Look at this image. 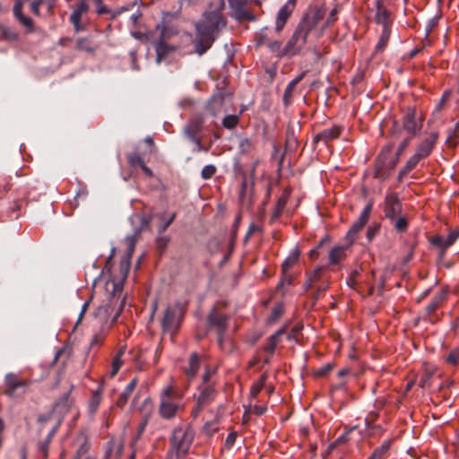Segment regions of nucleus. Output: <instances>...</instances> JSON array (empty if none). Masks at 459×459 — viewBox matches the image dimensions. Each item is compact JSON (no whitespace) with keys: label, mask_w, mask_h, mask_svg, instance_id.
<instances>
[{"label":"nucleus","mask_w":459,"mask_h":459,"mask_svg":"<svg viewBox=\"0 0 459 459\" xmlns=\"http://www.w3.org/2000/svg\"><path fill=\"white\" fill-rule=\"evenodd\" d=\"M221 14L217 12L204 13L203 19L195 25L196 35L194 40L195 52L202 56L212 46L221 26H224Z\"/></svg>","instance_id":"obj_1"},{"label":"nucleus","mask_w":459,"mask_h":459,"mask_svg":"<svg viewBox=\"0 0 459 459\" xmlns=\"http://www.w3.org/2000/svg\"><path fill=\"white\" fill-rule=\"evenodd\" d=\"M194 431L189 426L175 428L169 437L170 448L169 454L177 459L186 456L194 440Z\"/></svg>","instance_id":"obj_2"},{"label":"nucleus","mask_w":459,"mask_h":459,"mask_svg":"<svg viewBox=\"0 0 459 459\" xmlns=\"http://www.w3.org/2000/svg\"><path fill=\"white\" fill-rule=\"evenodd\" d=\"M183 394L172 386L166 387L161 394L159 406V413L161 418L170 420L174 418L180 409L179 402Z\"/></svg>","instance_id":"obj_3"},{"label":"nucleus","mask_w":459,"mask_h":459,"mask_svg":"<svg viewBox=\"0 0 459 459\" xmlns=\"http://www.w3.org/2000/svg\"><path fill=\"white\" fill-rule=\"evenodd\" d=\"M170 32L163 22L156 25L155 30L152 32V44L156 51V63L160 64L167 55L175 48L167 44L166 40L169 39Z\"/></svg>","instance_id":"obj_4"},{"label":"nucleus","mask_w":459,"mask_h":459,"mask_svg":"<svg viewBox=\"0 0 459 459\" xmlns=\"http://www.w3.org/2000/svg\"><path fill=\"white\" fill-rule=\"evenodd\" d=\"M304 26V24L299 23L290 39L288 40L285 47L279 54L280 57L293 56L299 53V51L307 43V39L309 34V31Z\"/></svg>","instance_id":"obj_5"},{"label":"nucleus","mask_w":459,"mask_h":459,"mask_svg":"<svg viewBox=\"0 0 459 459\" xmlns=\"http://www.w3.org/2000/svg\"><path fill=\"white\" fill-rule=\"evenodd\" d=\"M184 315L185 307L181 303L178 302L173 307H168L161 321L163 331L175 333L180 326Z\"/></svg>","instance_id":"obj_6"},{"label":"nucleus","mask_w":459,"mask_h":459,"mask_svg":"<svg viewBox=\"0 0 459 459\" xmlns=\"http://www.w3.org/2000/svg\"><path fill=\"white\" fill-rule=\"evenodd\" d=\"M123 285L121 282H108L106 290L109 292L108 300L102 303L98 307L95 311V316L100 317L101 320H107L110 315V310L113 306L116 296L122 292Z\"/></svg>","instance_id":"obj_7"},{"label":"nucleus","mask_w":459,"mask_h":459,"mask_svg":"<svg viewBox=\"0 0 459 459\" xmlns=\"http://www.w3.org/2000/svg\"><path fill=\"white\" fill-rule=\"evenodd\" d=\"M229 316L213 307L207 316V323L210 327H215L220 345L223 342L225 333L228 329Z\"/></svg>","instance_id":"obj_8"},{"label":"nucleus","mask_w":459,"mask_h":459,"mask_svg":"<svg viewBox=\"0 0 459 459\" xmlns=\"http://www.w3.org/2000/svg\"><path fill=\"white\" fill-rule=\"evenodd\" d=\"M372 208L373 204L370 202L364 207L358 220L351 225L346 234V241H349V245H351L355 241L357 234L368 221Z\"/></svg>","instance_id":"obj_9"},{"label":"nucleus","mask_w":459,"mask_h":459,"mask_svg":"<svg viewBox=\"0 0 459 459\" xmlns=\"http://www.w3.org/2000/svg\"><path fill=\"white\" fill-rule=\"evenodd\" d=\"M248 0H229L230 8L236 20L239 22L248 21L255 22V16L246 9ZM257 5L261 4V0H254Z\"/></svg>","instance_id":"obj_10"},{"label":"nucleus","mask_w":459,"mask_h":459,"mask_svg":"<svg viewBox=\"0 0 459 459\" xmlns=\"http://www.w3.org/2000/svg\"><path fill=\"white\" fill-rule=\"evenodd\" d=\"M416 108L407 107L403 115V128L411 136L417 135L421 129V120L417 119Z\"/></svg>","instance_id":"obj_11"},{"label":"nucleus","mask_w":459,"mask_h":459,"mask_svg":"<svg viewBox=\"0 0 459 459\" xmlns=\"http://www.w3.org/2000/svg\"><path fill=\"white\" fill-rule=\"evenodd\" d=\"M402 203L396 194H389L385 198L384 212L385 218L390 221L395 220L397 216L402 214Z\"/></svg>","instance_id":"obj_12"},{"label":"nucleus","mask_w":459,"mask_h":459,"mask_svg":"<svg viewBox=\"0 0 459 459\" xmlns=\"http://www.w3.org/2000/svg\"><path fill=\"white\" fill-rule=\"evenodd\" d=\"M438 139V133L437 132H431L428 136H426L417 146L416 148V153L420 158L426 159L428 158Z\"/></svg>","instance_id":"obj_13"},{"label":"nucleus","mask_w":459,"mask_h":459,"mask_svg":"<svg viewBox=\"0 0 459 459\" xmlns=\"http://www.w3.org/2000/svg\"><path fill=\"white\" fill-rule=\"evenodd\" d=\"M295 5V0H289L284 5H282L280 8L275 21V29L277 31H281L283 29L288 19L293 13Z\"/></svg>","instance_id":"obj_14"},{"label":"nucleus","mask_w":459,"mask_h":459,"mask_svg":"<svg viewBox=\"0 0 459 459\" xmlns=\"http://www.w3.org/2000/svg\"><path fill=\"white\" fill-rule=\"evenodd\" d=\"M198 395L195 396V402L199 406L209 405L216 396L214 385H206L198 386Z\"/></svg>","instance_id":"obj_15"},{"label":"nucleus","mask_w":459,"mask_h":459,"mask_svg":"<svg viewBox=\"0 0 459 459\" xmlns=\"http://www.w3.org/2000/svg\"><path fill=\"white\" fill-rule=\"evenodd\" d=\"M204 123V115H198L192 118L188 124L184 127V134L188 140H195L198 137V134L203 128Z\"/></svg>","instance_id":"obj_16"},{"label":"nucleus","mask_w":459,"mask_h":459,"mask_svg":"<svg viewBox=\"0 0 459 459\" xmlns=\"http://www.w3.org/2000/svg\"><path fill=\"white\" fill-rule=\"evenodd\" d=\"M376 15L375 22L378 24H381L382 27H390L391 20H390V12L384 4L383 0H376Z\"/></svg>","instance_id":"obj_17"},{"label":"nucleus","mask_w":459,"mask_h":459,"mask_svg":"<svg viewBox=\"0 0 459 459\" xmlns=\"http://www.w3.org/2000/svg\"><path fill=\"white\" fill-rule=\"evenodd\" d=\"M224 97L221 93L213 95L206 105V110L211 116L216 117L223 111Z\"/></svg>","instance_id":"obj_18"},{"label":"nucleus","mask_w":459,"mask_h":459,"mask_svg":"<svg viewBox=\"0 0 459 459\" xmlns=\"http://www.w3.org/2000/svg\"><path fill=\"white\" fill-rule=\"evenodd\" d=\"M89 4L86 0H81L70 15V22L74 24L76 31L80 30V22L84 13L88 12Z\"/></svg>","instance_id":"obj_19"},{"label":"nucleus","mask_w":459,"mask_h":459,"mask_svg":"<svg viewBox=\"0 0 459 459\" xmlns=\"http://www.w3.org/2000/svg\"><path fill=\"white\" fill-rule=\"evenodd\" d=\"M342 132V127L338 126H334L331 128L324 129L319 132L317 134L314 136V143H317L319 141H323L327 143L329 141L333 139H336L340 136Z\"/></svg>","instance_id":"obj_20"},{"label":"nucleus","mask_w":459,"mask_h":459,"mask_svg":"<svg viewBox=\"0 0 459 459\" xmlns=\"http://www.w3.org/2000/svg\"><path fill=\"white\" fill-rule=\"evenodd\" d=\"M6 389L4 394L10 397L14 396L19 388H23L26 383L22 380H18L13 374H8L5 377Z\"/></svg>","instance_id":"obj_21"},{"label":"nucleus","mask_w":459,"mask_h":459,"mask_svg":"<svg viewBox=\"0 0 459 459\" xmlns=\"http://www.w3.org/2000/svg\"><path fill=\"white\" fill-rule=\"evenodd\" d=\"M200 368V356L196 352L191 353L187 366L185 368L184 371L189 381L195 378L198 370Z\"/></svg>","instance_id":"obj_22"},{"label":"nucleus","mask_w":459,"mask_h":459,"mask_svg":"<svg viewBox=\"0 0 459 459\" xmlns=\"http://www.w3.org/2000/svg\"><path fill=\"white\" fill-rule=\"evenodd\" d=\"M324 11L316 9L311 14H306L300 21V24H304L307 30L310 32L317 24V22L323 18Z\"/></svg>","instance_id":"obj_23"},{"label":"nucleus","mask_w":459,"mask_h":459,"mask_svg":"<svg viewBox=\"0 0 459 459\" xmlns=\"http://www.w3.org/2000/svg\"><path fill=\"white\" fill-rule=\"evenodd\" d=\"M306 74L307 72H302L288 83L282 97L283 102L286 106L290 103L294 89L304 79Z\"/></svg>","instance_id":"obj_24"},{"label":"nucleus","mask_w":459,"mask_h":459,"mask_svg":"<svg viewBox=\"0 0 459 459\" xmlns=\"http://www.w3.org/2000/svg\"><path fill=\"white\" fill-rule=\"evenodd\" d=\"M137 385V381L135 378L132 379L128 385L125 387L124 391L120 394L117 401V406L123 409L126 404L128 398L131 396L133 391L134 390Z\"/></svg>","instance_id":"obj_25"},{"label":"nucleus","mask_w":459,"mask_h":459,"mask_svg":"<svg viewBox=\"0 0 459 459\" xmlns=\"http://www.w3.org/2000/svg\"><path fill=\"white\" fill-rule=\"evenodd\" d=\"M127 242V253L126 255L123 256L120 266L122 270H126L128 272L130 267V259L134 254V247H135V240L134 237H128L126 238Z\"/></svg>","instance_id":"obj_26"},{"label":"nucleus","mask_w":459,"mask_h":459,"mask_svg":"<svg viewBox=\"0 0 459 459\" xmlns=\"http://www.w3.org/2000/svg\"><path fill=\"white\" fill-rule=\"evenodd\" d=\"M284 333H285V328L282 327V328L279 329L277 332H275L273 334H272L268 339V342L266 343V345L264 348V351L266 352L270 353L271 355L273 354L275 348H276L277 344L280 342L281 337Z\"/></svg>","instance_id":"obj_27"},{"label":"nucleus","mask_w":459,"mask_h":459,"mask_svg":"<svg viewBox=\"0 0 459 459\" xmlns=\"http://www.w3.org/2000/svg\"><path fill=\"white\" fill-rule=\"evenodd\" d=\"M349 241L346 245L337 246L333 247L329 253V260L331 264H337L345 256V250L350 247Z\"/></svg>","instance_id":"obj_28"},{"label":"nucleus","mask_w":459,"mask_h":459,"mask_svg":"<svg viewBox=\"0 0 459 459\" xmlns=\"http://www.w3.org/2000/svg\"><path fill=\"white\" fill-rule=\"evenodd\" d=\"M14 18L26 29L27 33L34 31V22L33 20L23 14L22 11L13 12Z\"/></svg>","instance_id":"obj_29"},{"label":"nucleus","mask_w":459,"mask_h":459,"mask_svg":"<svg viewBox=\"0 0 459 459\" xmlns=\"http://www.w3.org/2000/svg\"><path fill=\"white\" fill-rule=\"evenodd\" d=\"M391 446V440H385L381 446L375 448L368 459H385Z\"/></svg>","instance_id":"obj_30"},{"label":"nucleus","mask_w":459,"mask_h":459,"mask_svg":"<svg viewBox=\"0 0 459 459\" xmlns=\"http://www.w3.org/2000/svg\"><path fill=\"white\" fill-rule=\"evenodd\" d=\"M72 400L70 398V391L65 394L55 404V411L60 414H65L72 406Z\"/></svg>","instance_id":"obj_31"},{"label":"nucleus","mask_w":459,"mask_h":459,"mask_svg":"<svg viewBox=\"0 0 459 459\" xmlns=\"http://www.w3.org/2000/svg\"><path fill=\"white\" fill-rule=\"evenodd\" d=\"M101 392L102 388L100 386L92 393L88 404V411L90 415H94L97 411L101 402Z\"/></svg>","instance_id":"obj_32"},{"label":"nucleus","mask_w":459,"mask_h":459,"mask_svg":"<svg viewBox=\"0 0 459 459\" xmlns=\"http://www.w3.org/2000/svg\"><path fill=\"white\" fill-rule=\"evenodd\" d=\"M59 425H60V421H58L52 429L51 430L49 431V433L48 434V437H46V439L44 441H41L39 444V452L41 453V455L46 458L48 456V446H49V443L51 442L53 437L55 436L56 432L57 431L58 428H59Z\"/></svg>","instance_id":"obj_33"},{"label":"nucleus","mask_w":459,"mask_h":459,"mask_svg":"<svg viewBox=\"0 0 459 459\" xmlns=\"http://www.w3.org/2000/svg\"><path fill=\"white\" fill-rule=\"evenodd\" d=\"M299 249H294L290 252V254L286 257L281 264V273H285L288 272L294 264H296L299 258Z\"/></svg>","instance_id":"obj_34"},{"label":"nucleus","mask_w":459,"mask_h":459,"mask_svg":"<svg viewBox=\"0 0 459 459\" xmlns=\"http://www.w3.org/2000/svg\"><path fill=\"white\" fill-rule=\"evenodd\" d=\"M446 299V293L445 292H439L438 294L435 295L430 302L426 307V312L429 316L435 313V311L439 307L440 304L445 300Z\"/></svg>","instance_id":"obj_35"},{"label":"nucleus","mask_w":459,"mask_h":459,"mask_svg":"<svg viewBox=\"0 0 459 459\" xmlns=\"http://www.w3.org/2000/svg\"><path fill=\"white\" fill-rule=\"evenodd\" d=\"M177 213L173 212L168 219L164 218V214L159 215L160 222L157 224V231L161 234L167 230V229L175 221Z\"/></svg>","instance_id":"obj_36"},{"label":"nucleus","mask_w":459,"mask_h":459,"mask_svg":"<svg viewBox=\"0 0 459 459\" xmlns=\"http://www.w3.org/2000/svg\"><path fill=\"white\" fill-rule=\"evenodd\" d=\"M391 34V29L390 27H382V32L380 39L376 46V49L377 51H383L385 46L387 45V42L389 40Z\"/></svg>","instance_id":"obj_37"},{"label":"nucleus","mask_w":459,"mask_h":459,"mask_svg":"<svg viewBox=\"0 0 459 459\" xmlns=\"http://www.w3.org/2000/svg\"><path fill=\"white\" fill-rule=\"evenodd\" d=\"M288 200V195L286 193L282 194L281 196L277 200V204L274 209V212L272 215V220H276L280 217L282 210L284 209Z\"/></svg>","instance_id":"obj_38"},{"label":"nucleus","mask_w":459,"mask_h":459,"mask_svg":"<svg viewBox=\"0 0 459 459\" xmlns=\"http://www.w3.org/2000/svg\"><path fill=\"white\" fill-rule=\"evenodd\" d=\"M283 311H284L283 304L282 303L277 304L276 306H274L272 308V312H271L270 316L267 319V322L269 324H273L281 316V315L283 314Z\"/></svg>","instance_id":"obj_39"},{"label":"nucleus","mask_w":459,"mask_h":459,"mask_svg":"<svg viewBox=\"0 0 459 459\" xmlns=\"http://www.w3.org/2000/svg\"><path fill=\"white\" fill-rule=\"evenodd\" d=\"M422 159L418 156L415 152L406 162L405 166L403 168V174L410 173L421 160Z\"/></svg>","instance_id":"obj_40"},{"label":"nucleus","mask_w":459,"mask_h":459,"mask_svg":"<svg viewBox=\"0 0 459 459\" xmlns=\"http://www.w3.org/2000/svg\"><path fill=\"white\" fill-rule=\"evenodd\" d=\"M239 118L236 115H228L222 119V126L227 129H233L238 124Z\"/></svg>","instance_id":"obj_41"},{"label":"nucleus","mask_w":459,"mask_h":459,"mask_svg":"<svg viewBox=\"0 0 459 459\" xmlns=\"http://www.w3.org/2000/svg\"><path fill=\"white\" fill-rule=\"evenodd\" d=\"M398 218H395V220L392 221L394 223V229L398 232H404L406 231L408 228V221L407 219L404 216H397Z\"/></svg>","instance_id":"obj_42"},{"label":"nucleus","mask_w":459,"mask_h":459,"mask_svg":"<svg viewBox=\"0 0 459 459\" xmlns=\"http://www.w3.org/2000/svg\"><path fill=\"white\" fill-rule=\"evenodd\" d=\"M308 276L312 280V281L315 283V285L321 284L322 282L327 281L326 279L324 278L322 267H318V268L315 269L313 272H311L308 274Z\"/></svg>","instance_id":"obj_43"},{"label":"nucleus","mask_w":459,"mask_h":459,"mask_svg":"<svg viewBox=\"0 0 459 459\" xmlns=\"http://www.w3.org/2000/svg\"><path fill=\"white\" fill-rule=\"evenodd\" d=\"M329 287V281H325L322 282L321 284H317L316 286V290L311 294V299H313V302L316 303L319 298L321 293L325 291Z\"/></svg>","instance_id":"obj_44"},{"label":"nucleus","mask_w":459,"mask_h":459,"mask_svg":"<svg viewBox=\"0 0 459 459\" xmlns=\"http://www.w3.org/2000/svg\"><path fill=\"white\" fill-rule=\"evenodd\" d=\"M267 373H264L257 383L253 385L251 388V394L255 397L264 386V383L267 379Z\"/></svg>","instance_id":"obj_45"},{"label":"nucleus","mask_w":459,"mask_h":459,"mask_svg":"<svg viewBox=\"0 0 459 459\" xmlns=\"http://www.w3.org/2000/svg\"><path fill=\"white\" fill-rule=\"evenodd\" d=\"M445 360L450 365L456 366L459 364V348H455L446 356Z\"/></svg>","instance_id":"obj_46"},{"label":"nucleus","mask_w":459,"mask_h":459,"mask_svg":"<svg viewBox=\"0 0 459 459\" xmlns=\"http://www.w3.org/2000/svg\"><path fill=\"white\" fill-rule=\"evenodd\" d=\"M429 243L431 244V246L437 248L449 247V246H446V238L441 235L433 236L429 239Z\"/></svg>","instance_id":"obj_47"},{"label":"nucleus","mask_w":459,"mask_h":459,"mask_svg":"<svg viewBox=\"0 0 459 459\" xmlns=\"http://www.w3.org/2000/svg\"><path fill=\"white\" fill-rule=\"evenodd\" d=\"M217 171V169L214 165H206L203 168L201 171V177L203 179H210L212 178Z\"/></svg>","instance_id":"obj_48"},{"label":"nucleus","mask_w":459,"mask_h":459,"mask_svg":"<svg viewBox=\"0 0 459 459\" xmlns=\"http://www.w3.org/2000/svg\"><path fill=\"white\" fill-rule=\"evenodd\" d=\"M169 240L170 238L168 236H160L156 238V247L160 254H162L165 251L169 243Z\"/></svg>","instance_id":"obj_49"},{"label":"nucleus","mask_w":459,"mask_h":459,"mask_svg":"<svg viewBox=\"0 0 459 459\" xmlns=\"http://www.w3.org/2000/svg\"><path fill=\"white\" fill-rule=\"evenodd\" d=\"M135 219L139 220L141 222V226L139 229L135 230V235L140 234L143 230L147 229L150 225L152 217L149 215L145 216H135Z\"/></svg>","instance_id":"obj_50"},{"label":"nucleus","mask_w":459,"mask_h":459,"mask_svg":"<svg viewBox=\"0 0 459 459\" xmlns=\"http://www.w3.org/2000/svg\"><path fill=\"white\" fill-rule=\"evenodd\" d=\"M127 160L132 167H140L144 161L138 153H131L127 156Z\"/></svg>","instance_id":"obj_51"},{"label":"nucleus","mask_w":459,"mask_h":459,"mask_svg":"<svg viewBox=\"0 0 459 459\" xmlns=\"http://www.w3.org/2000/svg\"><path fill=\"white\" fill-rule=\"evenodd\" d=\"M379 230H380L379 223H375L374 225L369 226L367 230V234H366L367 239L369 242H371L374 239V238L377 236V234H378Z\"/></svg>","instance_id":"obj_52"},{"label":"nucleus","mask_w":459,"mask_h":459,"mask_svg":"<svg viewBox=\"0 0 459 459\" xmlns=\"http://www.w3.org/2000/svg\"><path fill=\"white\" fill-rule=\"evenodd\" d=\"M214 368H206L205 372L202 376V384L200 385H214L210 381L211 377L215 373Z\"/></svg>","instance_id":"obj_53"},{"label":"nucleus","mask_w":459,"mask_h":459,"mask_svg":"<svg viewBox=\"0 0 459 459\" xmlns=\"http://www.w3.org/2000/svg\"><path fill=\"white\" fill-rule=\"evenodd\" d=\"M94 4L96 5V13L99 15L109 14L111 13V10L103 4L102 0H94Z\"/></svg>","instance_id":"obj_54"},{"label":"nucleus","mask_w":459,"mask_h":459,"mask_svg":"<svg viewBox=\"0 0 459 459\" xmlns=\"http://www.w3.org/2000/svg\"><path fill=\"white\" fill-rule=\"evenodd\" d=\"M454 139H459V123H457L453 129L452 133L449 134V136L446 139V143L449 145L455 146L457 144L456 142H453Z\"/></svg>","instance_id":"obj_55"},{"label":"nucleus","mask_w":459,"mask_h":459,"mask_svg":"<svg viewBox=\"0 0 459 459\" xmlns=\"http://www.w3.org/2000/svg\"><path fill=\"white\" fill-rule=\"evenodd\" d=\"M2 37L8 40H15L18 38V34L5 27H1Z\"/></svg>","instance_id":"obj_56"},{"label":"nucleus","mask_w":459,"mask_h":459,"mask_svg":"<svg viewBox=\"0 0 459 459\" xmlns=\"http://www.w3.org/2000/svg\"><path fill=\"white\" fill-rule=\"evenodd\" d=\"M333 368V365L332 363H327V364L320 367L319 368H317L315 371V376L316 377H325L330 371H332Z\"/></svg>","instance_id":"obj_57"},{"label":"nucleus","mask_w":459,"mask_h":459,"mask_svg":"<svg viewBox=\"0 0 459 459\" xmlns=\"http://www.w3.org/2000/svg\"><path fill=\"white\" fill-rule=\"evenodd\" d=\"M89 449L90 444L87 439H84L76 451L75 459H80L83 455H85L89 451Z\"/></svg>","instance_id":"obj_58"},{"label":"nucleus","mask_w":459,"mask_h":459,"mask_svg":"<svg viewBox=\"0 0 459 459\" xmlns=\"http://www.w3.org/2000/svg\"><path fill=\"white\" fill-rule=\"evenodd\" d=\"M253 148L252 143L249 139L245 138L239 143V150L242 153L249 152Z\"/></svg>","instance_id":"obj_59"},{"label":"nucleus","mask_w":459,"mask_h":459,"mask_svg":"<svg viewBox=\"0 0 459 459\" xmlns=\"http://www.w3.org/2000/svg\"><path fill=\"white\" fill-rule=\"evenodd\" d=\"M459 238V230L455 229L451 230L448 234V236L446 238V246L451 247L454 245V243L456 241V239Z\"/></svg>","instance_id":"obj_60"},{"label":"nucleus","mask_w":459,"mask_h":459,"mask_svg":"<svg viewBox=\"0 0 459 459\" xmlns=\"http://www.w3.org/2000/svg\"><path fill=\"white\" fill-rule=\"evenodd\" d=\"M267 47L269 48V49L272 51V52H277V56H279V54L281 53V51L282 50L283 48H281V42L279 41V40H273V41H270L267 45Z\"/></svg>","instance_id":"obj_61"},{"label":"nucleus","mask_w":459,"mask_h":459,"mask_svg":"<svg viewBox=\"0 0 459 459\" xmlns=\"http://www.w3.org/2000/svg\"><path fill=\"white\" fill-rule=\"evenodd\" d=\"M440 18L441 14H438L429 21L426 28L427 35H429L432 31V30L437 25Z\"/></svg>","instance_id":"obj_62"},{"label":"nucleus","mask_w":459,"mask_h":459,"mask_svg":"<svg viewBox=\"0 0 459 459\" xmlns=\"http://www.w3.org/2000/svg\"><path fill=\"white\" fill-rule=\"evenodd\" d=\"M292 283V277L290 274L288 273V272H285V273H281V279L278 284V287H281L283 285H290Z\"/></svg>","instance_id":"obj_63"},{"label":"nucleus","mask_w":459,"mask_h":459,"mask_svg":"<svg viewBox=\"0 0 459 459\" xmlns=\"http://www.w3.org/2000/svg\"><path fill=\"white\" fill-rule=\"evenodd\" d=\"M9 459H26V454L23 450L13 451L10 454Z\"/></svg>","instance_id":"obj_64"}]
</instances>
